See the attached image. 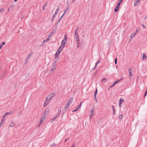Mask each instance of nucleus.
Returning <instances> with one entry per match:
<instances>
[{
	"instance_id": "1",
	"label": "nucleus",
	"mask_w": 147,
	"mask_h": 147,
	"mask_svg": "<svg viewBox=\"0 0 147 147\" xmlns=\"http://www.w3.org/2000/svg\"><path fill=\"white\" fill-rule=\"evenodd\" d=\"M65 36L64 38L63 39V40L61 42V48L62 49H63V48L64 47L66 43L67 42V38L66 36V34H65Z\"/></svg>"
},
{
	"instance_id": "2",
	"label": "nucleus",
	"mask_w": 147,
	"mask_h": 147,
	"mask_svg": "<svg viewBox=\"0 0 147 147\" xmlns=\"http://www.w3.org/2000/svg\"><path fill=\"white\" fill-rule=\"evenodd\" d=\"M63 50L62 48H61V46H60L59 48L58 49L55 55V58L59 56V55L61 52V51Z\"/></svg>"
},
{
	"instance_id": "3",
	"label": "nucleus",
	"mask_w": 147,
	"mask_h": 147,
	"mask_svg": "<svg viewBox=\"0 0 147 147\" xmlns=\"http://www.w3.org/2000/svg\"><path fill=\"white\" fill-rule=\"evenodd\" d=\"M56 62V61H55L53 63V66L50 71V73H52L55 70L56 66V65L55 63Z\"/></svg>"
},
{
	"instance_id": "4",
	"label": "nucleus",
	"mask_w": 147,
	"mask_h": 147,
	"mask_svg": "<svg viewBox=\"0 0 147 147\" xmlns=\"http://www.w3.org/2000/svg\"><path fill=\"white\" fill-rule=\"evenodd\" d=\"M49 40V38H48L47 39L45 40H43L42 44L39 46L40 47L42 46L46 42H47Z\"/></svg>"
},
{
	"instance_id": "5",
	"label": "nucleus",
	"mask_w": 147,
	"mask_h": 147,
	"mask_svg": "<svg viewBox=\"0 0 147 147\" xmlns=\"http://www.w3.org/2000/svg\"><path fill=\"white\" fill-rule=\"evenodd\" d=\"M70 104L69 103L67 102V103L65 105V107L64 108L63 110L64 111H66V110L67 109V108L69 107Z\"/></svg>"
},
{
	"instance_id": "6",
	"label": "nucleus",
	"mask_w": 147,
	"mask_h": 147,
	"mask_svg": "<svg viewBox=\"0 0 147 147\" xmlns=\"http://www.w3.org/2000/svg\"><path fill=\"white\" fill-rule=\"evenodd\" d=\"M124 101L123 99L122 98H121L120 99L119 102V107H121V104L122 102Z\"/></svg>"
},
{
	"instance_id": "7",
	"label": "nucleus",
	"mask_w": 147,
	"mask_h": 147,
	"mask_svg": "<svg viewBox=\"0 0 147 147\" xmlns=\"http://www.w3.org/2000/svg\"><path fill=\"white\" fill-rule=\"evenodd\" d=\"M31 53H30L28 55L26 58V59L25 60L26 63H27V62H28V60H29V59L30 58V57H31Z\"/></svg>"
},
{
	"instance_id": "8",
	"label": "nucleus",
	"mask_w": 147,
	"mask_h": 147,
	"mask_svg": "<svg viewBox=\"0 0 147 147\" xmlns=\"http://www.w3.org/2000/svg\"><path fill=\"white\" fill-rule=\"evenodd\" d=\"M46 116H47V114H45V113H44L42 115L40 119H41L42 120H43L44 121L45 119Z\"/></svg>"
},
{
	"instance_id": "9",
	"label": "nucleus",
	"mask_w": 147,
	"mask_h": 147,
	"mask_svg": "<svg viewBox=\"0 0 147 147\" xmlns=\"http://www.w3.org/2000/svg\"><path fill=\"white\" fill-rule=\"evenodd\" d=\"M49 96H48L47 97V98L45 101V102H46L48 104L50 100V99H49Z\"/></svg>"
},
{
	"instance_id": "10",
	"label": "nucleus",
	"mask_w": 147,
	"mask_h": 147,
	"mask_svg": "<svg viewBox=\"0 0 147 147\" xmlns=\"http://www.w3.org/2000/svg\"><path fill=\"white\" fill-rule=\"evenodd\" d=\"M140 0H136L134 3V5L135 6H137L138 5L139 2Z\"/></svg>"
},
{
	"instance_id": "11",
	"label": "nucleus",
	"mask_w": 147,
	"mask_h": 147,
	"mask_svg": "<svg viewBox=\"0 0 147 147\" xmlns=\"http://www.w3.org/2000/svg\"><path fill=\"white\" fill-rule=\"evenodd\" d=\"M76 40V41H79V36L78 34H74Z\"/></svg>"
},
{
	"instance_id": "12",
	"label": "nucleus",
	"mask_w": 147,
	"mask_h": 147,
	"mask_svg": "<svg viewBox=\"0 0 147 147\" xmlns=\"http://www.w3.org/2000/svg\"><path fill=\"white\" fill-rule=\"evenodd\" d=\"M147 58V57L145 55L144 53H143L142 55V58L143 61L144 60V59H146Z\"/></svg>"
},
{
	"instance_id": "13",
	"label": "nucleus",
	"mask_w": 147,
	"mask_h": 147,
	"mask_svg": "<svg viewBox=\"0 0 147 147\" xmlns=\"http://www.w3.org/2000/svg\"><path fill=\"white\" fill-rule=\"evenodd\" d=\"M73 100V98L72 97H71L68 101L67 103H69L70 104H71V103L72 102Z\"/></svg>"
},
{
	"instance_id": "14",
	"label": "nucleus",
	"mask_w": 147,
	"mask_h": 147,
	"mask_svg": "<svg viewBox=\"0 0 147 147\" xmlns=\"http://www.w3.org/2000/svg\"><path fill=\"white\" fill-rule=\"evenodd\" d=\"M58 112L57 114V115L56 116H57V117H59V116L60 115V113H61V109H58Z\"/></svg>"
},
{
	"instance_id": "15",
	"label": "nucleus",
	"mask_w": 147,
	"mask_h": 147,
	"mask_svg": "<svg viewBox=\"0 0 147 147\" xmlns=\"http://www.w3.org/2000/svg\"><path fill=\"white\" fill-rule=\"evenodd\" d=\"M15 123L13 121H12L9 125V126L10 127H12L15 125Z\"/></svg>"
},
{
	"instance_id": "16",
	"label": "nucleus",
	"mask_w": 147,
	"mask_h": 147,
	"mask_svg": "<svg viewBox=\"0 0 147 147\" xmlns=\"http://www.w3.org/2000/svg\"><path fill=\"white\" fill-rule=\"evenodd\" d=\"M82 105V102H80L79 104L77 106V108L78 109L81 107Z\"/></svg>"
},
{
	"instance_id": "17",
	"label": "nucleus",
	"mask_w": 147,
	"mask_h": 147,
	"mask_svg": "<svg viewBox=\"0 0 147 147\" xmlns=\"http://www.w3.org/2000/svg\"><path fill=\"white\" fill-rule=\"evenodd\" d=\"M91 113L92 114L94 115V107L92 109H91Z\"/></svg>"
},
{
	"instance_id": "18",
	"label": "nucleus",
	"mask_w": 147,
	"mask_h": 147,
	"mask_svg": "<svg viewBox=\"0 0 147 147\" xmlns=\"http://www.w3.org/2000/svg\"><path fill=\"white\" fill-rule=\"evenodd\" d=\"M57 28H55L51 32V33L52 34H54L56 31H57Z\"/></svg>"
},
{
	"instance_id": "19",
	"label": "nucleus",
	"mask_w": 147,
	"mask_h": 147,
	"mask_svg": "<svg viewBox=\"0 0 147 147\" xmlns=\"http://www.w3.org/2000/svg\"><path fill=\"white\" fill-rule=\"evenodd\" d=\"M59 10V7H58L57 8L55 12V15H57V13H58Z\"/></svg>"
},
{
	"instance_id": "20",
	"label": "nucleus",
	"mask_w": 147,
	"mask_h": 147,
	"mask_svg": "<svg viewBox=\"0 0 147 147\" xmlns=\"http://www.w3.org/2000/svg\"><path fill=\"white\" fill-rule=\"evenodd\" d=\"M69 6L68 5L67 7L66 8V9L65 10L64 12V13H65L66 12H68L69 11Z\"/></svg>"
},
{
	"instance_id": "21",
	"label": "nucleus",
	"mask_w": 147,
	"mask_h": 147,
	"mask_svg": "<svg viewBox=\"0 0 147 147\" xmlns=\"http://www.w3.org/2000/svg\"><path fill=\"white\" fill-rule=\"evenodd\" d=\"M136 35V33H133L131 34V35L130 36V37L131 38V39L134 37L135 35Z\"/></svg>"
},
{
	"instance_id": "22",
	"label": "nucleus",
	"mask_w": 147,
	"mask_h": 147,
	"mask_svg": "<svg viewBox=\"0 0 147 147\" xmlns=\"http://www.w3.org/2000/svg\"><path fill=\"white\" fill-rule=\"evenodd\" d=\"M97 89H96L95 91L94 92V97H96V95L97 94Z\"/></svg>"
},
{
	"instance_id": "23",
	"label": "nucleus",
	"mask_w": 147,
	"mask_h": 147,
	"mask_svg": "<svg viewBox=\"0 0 147 147\" xmlns=\"http://www.w3.org/2000/svg\"><path fill=\"white\" fill-rule=\"evenodd\" d=\"M56 15H55V13L53 15V16L52 18V19L51 21L52 22L53 21V20L55 18V17Z\"/></svg>"
},
{
	"instance_id": "24",
	"label": "nucleus",
	"mask_w": 147,
	"mask_h": 147,
	"mask_svg": "<svg viewBox=\"0 0 147 147\" xmlns=\"http://www.w3.org/2000/svg\"><path fill=\"white\" fill-rule=\"evenodd\" d=\"M121 80H122V79H121V80H119L115 81L113 83L115 85L117 83L121 81Z\"/></svg>"
},
{
	"instance_id": "25",
	"label": "nucleus",
	"mask_w": 147,
	"mask_h": 147,
	"mask_svg": "<svg viewBox=\"0 0 147 147\" xmlns=\"http://www.w3.org/2000/svg\"><path fill=\"white\" fill-rule=\"evenodd\" d=\"M119 8L118 7H117L116 6V7L115 8V10H114L115 11V12H116L118 10Z\"/></svg>"
},
{
	"instance_id": "26",
	"label": "nucleus",
	"mask_w": 147,
	"mask_h": 147,
	"mask_svg": "<svg viewBox=\"0 0 147 147\" xmlns=\"http://www.w3.org/2000/svg\"><path fill=\"white\" fill-rule=\"evenodd\" d=\"M54 96H55V94L54 93H52L51 94L48 95V96H51L52 97H54Z\"/></svg>"
},
{
	"instance_id": "27",
	"label": "nucleus",
	"mask_w": 147,
	"mask_h": 147,
	"mask_svg": "<svg viewBox=\"0 0 147 147\" xmlns=\"http://www.w3.org/2000/svg\"><path fill=\"white\" fill-rule=\"evenodd\" d=\"M121 3H120V2L119 1V3H118L117 4V6H116V7H118L119 8V6L120 5V4Z\"/></svg>"
},
{
	"instance_id": "28",
	"label": "nucleus",
	"mask_w": 147,
	"mask_h": 147,
	"mask_svg": "<svg viewBox=\"0 0 147 147\" xmlns=\"http://www.w3.org/2000/svg\"><path fill=\"white\" fill-rule=\"evenodd\" d=\"M13 112V111H11L8 112L6 113L7 114H12Z\"/></svg>"
},
{
	"instance_id": "29",
	"label": "nucleus",
	"mask_w": 147,
	"mask_h": 147,
	"mask_svg": "<svg viewBox=\"0 0 147 147\" xmlns=\"http://www.w3.org/2000/svg\"><path fill=\"white\" fill-rule=\"evenodd\" d=\"M79 42H80L79 41H76V43L77 44V47L78 48L79 47V44H80Z\"/></svg>"
},
{
	"instance_id": "30",
	"label": "nucleus",
	"mask_w": 147,
	"mask_h": 147,
	"mask_svg": "<svg viewBox=\"0 0 147 147\" xmlns=\"http://www.w3.org/2000/svg\"><path fill=\"white\" fill-rule=\"evenodd\" d=\"M7 113H5L3 115V118H4L5 117H6V116H7Z\"/></svg>"
},
{
	"instance_id": "31",
	"label": "nucleus",
	"mask_w": 147,
	"mask_h": 147,
	"mask_svg": "<svg viewBox=\"0 0 147 147\" xmlns=\"http://www.w3.org/2000/svg\"><path fill=\"white\" fill-rule=\"evenodd\" d=\"M48 112H49V110L47 109L45 110L44 113H45V114H47V113Z\"/></svg>"
},
{
	"instance_id": "32",
	"label": "nucleus",
	"mask_w": 147,
	"mask_h": 147,
	"mask_svg": "<svg viewBox=\"0 0 147 147\" xmlns=\"http://www.w3.org/2000/svg\"><path fill=\"white\" fill-rule=\"evenodd\" d=\"M97 65H96V64L95 65L94 67H93V69H92V70H94L95 69H96V67H97Z\"/></svg>"
},
{
	"instance_id": "33",
	"label": "nucleus",
	"mask_w": 147,
	"mask_h": 147,
	"mask_svg": "<svg viewBox=\"0 0 147 147\" xmlns=\"http://www.w3.org/2000/svg\"><path fill=\"white\" fill-rule=\"evenodd\" d=\"M97 65H96V64L95 65L94 67H93V69H92V70H94L95 69H96V67H97Z\"/></svg>"
},
{
	"instance_id": "34",
	"label": "nucleus",
	"mask_w": 147,
	"mask_h": 147,
	"mask_svg": "<svg viewBox=\"0 0 147 147\" xmlns=\"http://www.w3.org/2000/svg\"><path fill=\"white\" fill-rule=\"evenodd\" d=\"M63 18V17L62 16L59 18V20H58V22L56 24L57 25L58 24V23L60 21V20L62 18Z\"/></svg>"
},
{
	"instance_id": "35",
	"label": "nucleus",
	"mask_w": 147,
	"mask_h": 147,
	"mask_svg": "<svg viewBox=\"0 0 147 147\" xmlns=\"http://www.w3.org/2000/svg\"><path fill=\"white\" fill-rule=\"evenodd\" d=\"M52 36V34L51 33L48 36V38H49V39H50V38Z\"/></svg>"
},
{
	"instance_id": "36",
	"label": "nucleus",
	"mask_w": 147,
	"mask_h": 147,
	"mask_svg": "<svg viewBox=\"0 0 147 147\" xmlns=\"http://www.w3.org/2000/svg\"><path fill=\"white\" fill-rule=\"evenodd\" d=\"M47 104H48V103H46L45 102L44 105H43V106L44 107H45L47 105Z\"/></svg>"
},
{
	"instance_id": "37",
	"label": "nucleus",
	"mask_w": 147,
	"mask_h": 147,
	"mask_svg": "<svg viewBox=\"0 0 147 147\" xmlns=\"http://www.w3.org/2000/svg\"><path fill=\"white\" fill-rule=\"evenodd\" d=\"M57 118V116H55L52 119V121H54V120H55Z\"/></svg>"
},
{
	"instance_id": "38",
	"label": "nucleus",
	"mask_w": 147,
	"mask_h": 147,
	"mask_svg": "<svg viewBox=\"0 0 147 147\" xmlns=\"http://www.w3.org/2000/svg\"><path fill=\"white\" fill-rule=\"evenodd\" d=\"M115 84L113 83L111 86L109 87V88H112L114 86Z\"/></svg>"
},
{
	"instance_id": "39",
	"label": "nucleus",
	"mask_w": 147,
	"mask_h": 147,
	"mask_svg": "<svg viewBox=\"0 0 147 147\" xmlns=\"http://www.w3.org/2000/svg\"><path fill=\"white\" fill-rule=\"evenodd\" d=\"M5 119H4V118H3H3L1 120V122H2L3 123L5 121Z\"/></svg>"
},
{
	"instance_id": "40",
	"label": "nucleus",
	"mask_w": 147,
	"mask_h": 147,
	"mask_svg": "<svg viewBox=\"0 0 147 147\" xmlns=\"http://www.w3.org/2000/svg\"><path fill=\"white\" fill-rule=\"evenodd\" d=\"M106 80V79L105 78H104L102 80V82H105Z\"/></svg>"
},
{
	"instance_id": "41",
	"label": "nucleus",
	"mask_w": 147,
	"mask_h": 147,
	"mask_svg": "<svg viewBox=\"0 0 147 147\" xmlns=\"http://www.w3.org/2000/svg\"><path fill=\"white\" fill-rule=\"evenodd\" d=\"M94 115L92 114H91L90 113V119Z\"/></svg>"
},
{
	"instance_id": "42",
	"label": "nucleus",
	"mask_w": 147,
	"mask_h": 147,
	"mask_svg": "<svg viewBox=\"0 0 147 147\" xmlns=\"http://www.w3.org/2000/svg\"><path fill=\"white\" fill-rule=\"evenodd\" d=\"M4 9L3 8H1L0 9V13H1V11H4Z\"/></svg>"
},
{
	"instance_id": "43",
	"label": "nucleus",
	"mask_w": 147,
	"mask_h": 147,
	"mask_svg": "<svg viewBox=\"0 0 147 147\" xmlns=\"http://www.w3.org/2000/svg\"><path fill=\"white\" fill-rule=\"evenodd\" d=\"M147 94V89H146L145 92L144 96H145Z\"/></svg>"
},
{
	"instance_id": "44",
	"label": "nucleus",
	"mask_w": 147,
	"mask_h": 147,
	"mask_svg": "<svg viewBox=\"0 0 147 147\" xmlns=\"http://www.w3.org/2000/svg\"><path fill=\"white\" fill-rule=\"evenodd\" d=\"M100 60H98L97 62H96V65H97L99 63H100Z\"/></svg>"
},
{
	"instance_id": "45",
	"label": "nucleus",
	"mask_w": 147,
	"mask_h": 147,
	"mask_svg": "<svg viewBox=\"0 0 147 147\" xmlns=\"http://www.w3.org/2000/svg\"><path fill=\"white\" fill-rule=\"evenodd\" d=\"M78 110V109L77 108L76 109L73 110L72 112H75L76 111H77Z\"/></svg>"
},
{
	"instance_id": "46",
	"label": "nucleus",
	"mask_w": 147,
	"mask_h": 147,
	"mask_svg": "<svg viewBox=\"0 0 147 147\" xmlns=\"http://www.w3.org/2000/svg\"><path fill=\"white\" fill-rule=\"evenodd\" d=\"M115 64H117V58H116L115 59Z\"/></svg>"
},
{
	"instance_id": "47",
	"label": "nucleus",
	"mask_w": 147,
	"mask_h": 147,
	"mask_svg": "<svg viewBox=\"0 0 147 147\" xmlns=\"http://www.w3.org/2000/svg\"><path fill=\"white\" fill-rule=\"evenodd\" d=\"M129 73H131L132 71L131 68H129Z\"/></svg>"
},
{
	"instance_id": "48",
	"label": "nucleus",
	"mask_w": 147,
	"mask_h": 147,
	"mask_svg": "<svg viewBox=\"0 0 147 147\" xmlns=\"http://www.w3.org/2000/svg\"><path fill=\"white\" fill-rule=\"evenodd\" d=\"M43 121H44L43 120H42L41 119H40V121L39 124H40Z\"/></svg>"
},
{
	"instance_id": "49",
	"label": "nucleus",
	"mask_w": 147,
	"mask_h": 147,
	"mask_svg": "<svg viewBox=\"0 0 147 147\" xmlns=\"http://www.w3.org/2000/svg\"><path fill=\"white\" fill-rule=\"evenodd\" d=\"M43 121H44L43 120H42L41 119H40V121L39 124H40Z\"/></svg>"
},
{
	"instance_id": "50",
	"label": "nucleus",
	"mask_w": 147,
	"mask_h": 147,
	"mask_svg": "<svg viewBox=\"0 0 147 147\" xmlns=\"http://www.w3.org/2000/svg\"><path fill=\"white\" fill-rule=\"evenodd\" d=\"M43 121H44L43 120H42L41 119H40V121L39 124H40Z\"/></svg>"
},
{
	"instance_id": "51",
	"label": "nucleus",
	"mask_w": 147,
	"mask_h": 147,
	"mask_svg": "<svg viewBox=\"0 0 147 147\" xmlns=\"http://www.w3.org/2000/svg\"><path fill=\"white\" fill-rule=\"evenodd\" d=\"M123 118V116L122 115H120L119 117V118L121 119Z\"/></svg>"
},
{
	"instance_id": "52",
	"label": "nucleus",
	"mask_w": 147,
	"mask_h": 147,
	"mask_svg": "<svg viewBox=\"0 0 147 147\" xmlns=\"http://www.w3.org/2000/svg\"><path fill=\"white\" fill-rule=\"evenodd\" d=\"M142 26H143V28L144 29L146 28V27L143 24H142Z\"/></svg>"
},
{
	"instance_id": "53",
	"label": "nucleus",
	"mask_w": 147,
	"mask_h": 147,
	"mask_svg": "<svg viewBox=\"0 0 147 147\" xmlns=\"http://www.w3.org/2000/svg\"><path fill=\"white\" fill-rule=\"evenodd\" d=\"M113 115H114L115 113V109H113Z\"/></svg>"
},
{
	"instance_id": "54",
	"label": "nucleus",
	"mask_w": 147,
	"mask_h": 147,
	"mask_svg": "<svg viewBox=\"0 0 147 147\" xmlns=\"http://www.w3.org/2000/svg\"><path fill=\"white\" fill-rule=\"evenodd\" d=\"M76 145V144H75L74 143V144H73L72 146H71V147H74Z\"/></svg>"
},
{
	"instance_id": "55",
	"label": "nucleus",
	"mask_w": 147,
	"mask_h": 147,
	"mask_svg": "<svg viewBox=\"0 0 147 147\" xmlns=\"http://www.w3.org/2000/svg\"><path fill=\"white\" fill-rule=\"evenodd\" d=\"M3 123L2 122H1V123H0V127L2 125H3Z\"/></svg>"
},
{
	"instance_id": "56",
	"label": "nucleus",
	"mask_w": 147,
	"mask_h": 147,
	"mask_svg": "<svg viewBox=\"0 0 147 147\" xmlns=\"http://www.w3.org/2000/svg\"><path fill=\"white\" fill-rule=\"evenodd\" d=\"M53 98V97L51 96H49V99H50V100H51L52 98Z\"/></svg>"
},
{
	"instance_id": "57",
	"label": "nucleus",
	"mask_w": 147,
	"mask_h": 147,
	"mask_svg": "<svg viewBox=\"0 0 147 147\" xmlns=\"http://www.w3.org/2000/svg\"><path fill=\"white\" fill-rule=\"evenodd\" d=\"M79 29V27H77L76 30V31H78Z\"/></svg>"
},
{
	"instance_id": "58",
	"label": "nucleus",
	"mask_w": 147,
	"mask_h": 147,
	"mask_svg": "<svg viewBox=\"0 0 147 147\" xmlns=\"http://www.w3.org/2000/svg\"><path fill=\"white\" fill-rule=\"evenodd\" d=\"M5 43L4 42H2V44H1V45H2V46L4 45H5Z\"/></svg>"
},
{
	"instance_id": "59",
	"label": "nucleus",
	"mask_w": 147,
	"mask_h": 147,
	"mask_svg": "<svg viewBox=\"0 0 147 147\" xmlns=\"http://www.w3.org/2000/svg\"><path fill=\"white\" fill-rule=\"evenodd\" d=\"M78 34V33H77V31H76L75 30L74 34Z\"/></svg>"
},
{
	"instance_id": "60",
	"label": "nucleus",
	"mask_w": 147,
	"mask_h": 147,
	"mask_svg": "<svg viewBox=\"0 0 147 147\" xmlns=\"http://www.w3.org/2000/svg\"><path fill=\"white\" fill-rule=\"evenodd\" d=\"M96 97H94V99L96 100V102H97V99H96Z\"/></svg>"
},
{
	"instance_id": "61",
	"label": "nucleus",
	"mask_w": 147,
	"mask_h": 147,
	"mask_svg": "<svg viewBox=\"0 0 147 147\" xmlns=\"http://www.w3.org/2000/svg\"><path fill=\"white\" fill-rule=\"evenodd\" d=\"M65 13H64V12L63 13V14L62 15V16H61L62 17H63L64 15H65Z\"/></svg>"
},
{
	"instance_id": "62",
	"label": "nucleus",
	"mask_w": 147,
	"mask_h": 147,
	"mask_svg": "<svg viewBox=\"0 0 147 147\" xmlns=\"http://www.w3.org/2000/svg\"><path fill=\"white\" fill-rule=\"evenodd\" d=\"M129 73V76H131V75H132V74H131V73Z\"/></svg>"
},
{
	"instance_id": "63",
	"label": "nucleus",
	"mask_w": 147,
	"mask_h": 147,
	"mask_svg": "<svg viewBox=\"0 0 147 147\" xmlns=\"http://www.w3.org/2000/svg\"><path fill=\"white\" fill-rule=\"evenodd\" d=\"M47 3H45V4H44V5L43 6L44 7H45V6H47Z\"/></svg>"
},
{
	"instance_id": "64",
	"label": "nucleus",
	"mask_w": 147,
	"mask_h": 147,
	"mask_svg": "<svg viewBox=\"0 0 147 147\" xmlns=\"http://www.w3.org/2000/svg\"><path fill=\"white\" fill-rule=\"evenodd\" d=\"M147 18V16H146L144 18V19L145 20Z\"/></svg>"
}]
</instances>
